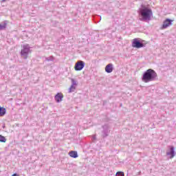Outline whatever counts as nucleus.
Masks as SVG:
<instances>
[{
    "instance_id": "nucleus-1",
    "label": "nucleus",
    "mask_w": 176,
    "mask_h": 176,
    "mask_svg": "<svg viewBox=\"0 0 176 176\" xmlns=\"http://www.w3.org/2000/svg\"><path fill=\"white\" fill-rule=\"evenodd\" d=\"M157 80V73L152 69H148L144 72L142 76V80L144 83H149V82H155Z\"/></svg>"
},
{
    "instance_id": "nucleus-2",
    "label": "nucleus",
    "mask_w": 176,
    "mask_h": 176,
    "mask_svg": "<svg viewBox=\"0 0 176 176\" xmlns=\"http://www.w3.org/2000/svg\"><path fill=\"white\" fill-rule=\"evenodd\" d=\"M139 14H140L143 21H149L153 15V12L146 6L142 5L141 8L139 9Z\"/></svg>"
},
{
    "instance_id": "nucleus-3",
    "label": "nucleus",
    "mask_w": 176,
    "mask_h": 176,
    "mask_svg": "<svg viewBox=\"0 0 176 176\" xmlns=\"http://www.w3.org/2000/svg\"><path fill=\"white\" fill-rule=\"evenodd\" d=\"M145 41L141 38H134L132 42V47L136 49H141V47H145Z\"/></svg>"
},
{
    "instance_id": "nucleus-4",
    "label": "nucleus",
    "mask_w": 176,
    "mask_h": 176,
    "mask_svg": "<svg viewBox=\"0 0 176 176\" xmlns=\"http://www.w3.org/2000/svg\"><path fill=\"white\" fill-rule=\"evenodd\" d=\"M30 45H25L23 46V49L21 51V55L23 58L25 60H27L28 58V54L31 52V50H30Z\"/></svg>"
},
{
    "instance_id": "nucleus-5",
    "label": "nucleus",
    "mask_w": 176,
    "mask_h": 176,
    "mask_svg": "<svg viewBox=\"0 0 176 176\" xmlns=\"http://www.w3.org/2000/svg\"><path fill=\"white\" fill-rule=\"evenodd\" d=\"M102 128V138H106V137H108L109 135V129H111V126L109 125V124H106L103 125Z\"/></svg>"
},
{
    "instance_id": "nucleus-6",
    "label": "nucleus",
    "mask_w": 176,
    "mask_h": 176,
    "mask_svg": "<svg viewBox=\"0 0 176 176\" xmlns=\"http://www.w3.org/2000/svg\"><path fill=\"white\" fill-rule=\"evenodd\" d=\"M86 63L83 60H78L76 62L74 66L75 71H82L85 68Z\"/></svg>"
},
{
    "instance_id": "nucleus-7",
    "label": "nucleus",
    "mask_w": 176,
    "mask_h": 176,
    "mask_svg": "<svg viewBox=\"0 0 176 176\" xmlns=\"http://www.w3.org/2000/svg\"><path fill=\"white\" fill-rule=\"evenodd\" d=\"M168 150L166 151V156H170V159H173L175 156V148L174 146H168Z\"/></svg>"
},
{
    "instance_id": "nucleus-8",
    "label": "nucleus",
    "mask_w": 176,
    "mask_h": 176,
    "mask_svg": "<svg viewBox=\"0 0 176 176\" xmlns=\"http://www.w3.org/2000/svg\"><path fill=\"white\" fill-rule=\"evenodd\" d=\"M173 25V20L170 19H166L162 24V30H166L168 27H170V25Z\"/></svg>"
},
{
    "instance_id": "nucleus-9",
    "label": "nucleus",
    "mask_w": 176,
    "mask_h": 176,
    "mask_svg": "<svg viewBox=\"0 0 176 176\" xmlns=\"http://www.w3.org/2000/svg\"><path fill=\"white\" fill-rule=\"evenodd\" d=\"M113 71V65L112 63H109L105 67V72L107 74H111V72H112Z\"/></svg>"
},
{
    "instance_id": "nucleus-10",
    "label": "nucleus",
    "mask_w": 176,
    "mask_h": 176,
    "mask_svg": "<svg viewBox=\"0 0 176 176\" xmlns=\"http://www.w3.org/2000/svg\"><path fill=\"white\" fill-rule=\"evenodd\" d=\"M54 98L55 101H56L57 102H61V101H63V98H64V96L61 93H58L55 96Z\"/></svg>"
},
{
    "instance_id": "nucleus-11",
    "label": "nucleus",
    "mask_w": 176,
    "mask_h": 176,
    "mask_svg": "<svg viewBox=\"0 0 176 176\" xmlns=\"http://www.w3.org/2000/svg\"><path fill=\"white\" fill-rule=\"evenodd\" d=\"M69 156H70V157H73L74 159H76V157H78V152L75 151H71L69 152Z\"/></svg>"
},
{
    "instance_id": "nucleus-12",
    "label": "nucleus",
    "mask_w": 176,
    "mask_h": 176,
    "mask_svg": "<svg viewBox=\"0 0 176 176\" xmlns=\"http://www.w3.org/2000/svg\"><path fill=\"white\" fill-rule=\"evenodd\" d=\"M7 25H8V21H6L0 23V31H1L2 30H5Z\"/></svg>"
},
{
    "instance_id": "nucleus-13",
    "label": "nucleus",
    "mask_w": 176,
    "mask_h": 176,
    "mask_svg": "<svg viewBox=\"0 0 176 176\" xmlns=\"http://www.w3.org/2000/svg\"><path fill=\"white\" fill-rule=\"evenodd\" d=\"M6 115V109L0 107V116H5Z\"/></svg>"
},
{
    "instance_id": "nucleus-14",
    "label": "nucleus",
    "mask_w": 176,
    "mask_h": 176,
    "mask_svg": "<svg viewBox=\"0 0 176 176\" xmlns=\"http://www.w3.org/2000/svg\"><path fill=\"white\" fill-rule=\"evenodd\" d=\"M75 89H76L75 85H72L71 87L69 89V93H72V91H75Z\"/></svg>"
},
{
    "instance_id": "nucleus-15",
    "label": "nucleus",
    "mask_w": 176,
    "mask_h": 176,
    "mask_svg": "<svg viewBox=\"0 0 176 176\" xmlns=\"http://www.w3.org/2000/svg\"><path fill=\"white\" fill-rule=\"evenodd\" d=\"M0 142H6V138L2 135H0Z\"/></svg>"
},
{
    "instance_id": "nucleus-16",
    "label": "nucleus",
    "mask_w": 176,
    "mask_h": 176,
    "mask_svg": "<svg viewBox=\"0 0 176 176\" xmlns=\"http://www.w3.org/2000/svg\"><path fill=\"white\" fill-rule=\"evenodd\" d=\"M46 61H54V57L51 56L50 57L45 58Z\"/></svg>"
},
{
    "instance_id": "nucleus-17",
    "label": "nucleus",
    "mask_w": 176,
    "mask_h": 176,
    "mask_svg": "<svg viewBox=\"0 0 176 176\" xmlns=\"http://www.w3.org/2000/svg\"><path fill=\"white\" fill-rule=\"evenodd\" d=\"M116 176H124V173L122 171H118L116 173Z\"/></svg>"
},
{
    "instance_id": "nucleus-18",
    "label": "nucleus",
    "mask_w": 176,
    "mask_h": 176,
    "mask_svg": "<svg viewBox=\"0 0 176 176\" xmlns=\"http://www.w3.org/2000/svg\"><path fill=\"white\" fill-rule=\"evenodd\" d=\"M72 85L73 86H76V85H78V83L76 82V80H75L74 78H72Z\"/></svg>"
},
{
    "instance_id": "nucleus-19",
    "label": "nucleus",
    "mask_w": 176,
    "mask_h": 176,
    "mask_svg": "<svg viewBox=\"0 0 176 176\" xmlns=\"http://www.w3.org/2000/svg\"><path fill=\"white\" fill-rule=\"evenodd\" d=\"M96 135H94L91 138L92 141H96Z\"/></svg>"
},
{
    "instance_id": "nucleus-20",
    "label": "nucleus",
    "mask_w": 176,
    "mask_h": 176,
    "mask_svg": "<svg viewBox=\"0 0 176 176\" xmlns=\"http://www.w3.org/2000/svg\"><path fill=\"white\" fill-rule=\"evenodd\" d=\"M12 176H19L16 173H14Z\"/></svg>"
},
{
    "instance_id": "nucleus-21",
    "label": "nucleus",
    "mask_w": 176,
    "mask_h": 176,
    "mask_svg": "<svg viewBox=\"0 0 176 176\" xmlns=\"http://www.w3.org/2000/svg\"><path fill=\"white\" fill-rule=\"evenodd\" d=\"M6 0H2V2H6Z\"/></svg>"
}]
</instances>
